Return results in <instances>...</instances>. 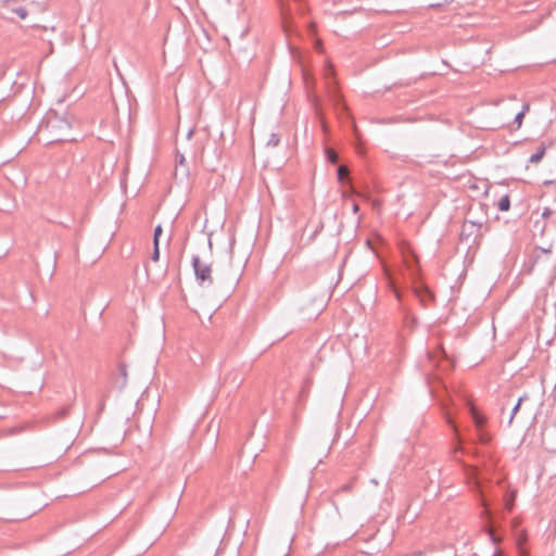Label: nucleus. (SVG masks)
Here are the masks:
<instances>
[{
  "label": "nucleus",
  "mask_w": 556,
  "mask_h": 556,
  "mask_svg": "<svg viewBox=\"0 0 556 556\" xmlns=\"http://www.w3.org/2000/svg\"><path fill=\"white\" fill-rule=\"evenodd\" d=\"M551 248H536L533 257L530 262V266L527 268L529 274L534 273L536 269L540 271L547 270L553 267L551 262Z\"/></svg>",
  "instance_id": "obj_1"
},
{
  "label": "nucleus",
  "mask_w": 556,
  "mask_h": 556,
  "mask_svg": "<svg viewBox=\"0 0 556 556\" xmlns=\"http://www.w3.org/2000/svg\"><path fill=\"white\" fill-rule=\"evenodd\" d=\"M192 267L195 278L200 285L207 283L211 286L213 283L212 268L210 264L202 262L198 255H193Z\"/></svg>",
  "instance_id": "obj_2"
},
{
  "label": "nucleus",
  "mask_w": 556,
  "mask_h": 556,
  "mask_svg": "<svg viewBox=\"0 0 556 556\" xmlns=\"http://www.w3.org/2000/svg\"><path fill=\"white\" fill-rule=\"evenodd\" d=\"M413 291L422 306H427L428 302H430L433 299V295L429 291V289L421 283L415 282Z\"/></svg>",
  "instance_id": "obj_3"
},
{
  "label": "nucleus",
  "mask_w": 556,
  "mask_h": 556,
  "mask_svg": "<svg viewBox=\"0 0 556 556\" xmlns=\"http://www.w3.org/2000/svg\"><path fill=\"white\" fill-rule=\"evenodd\" d=\"M481 227H482L481 223H475V222H468V220L465 222L462 227L460 238L468 239L471 236L477 238L480 235Z\"/></svg>",
  "instance_id": "obj_4"
},
{
  "label": "nucleus",
  "mask_w": 556,
  "mask_h": 556,
  "mask_svg": "<svg viewBox=\"0 0 556 556\" xmlns=\"http://www.w3.org/2000/svg\"><path fill=\"white\" fill-rule=\"evenodd\" d=\"M527 401H529V395H528L527 393H525L523 395H521V396L518 399L517 403H516V404H515V406L511 408L510 417H509V420H508V425H509V426L511 425V422H513V420H514V418H515L516 414L519 412V409H520L521 405H522L525 402H527Z\"/></svg>",
  "instance_id": "obj_5"
},
{
  "label": "nucleus",
  "mask_w": 556,
  "mask_h": 556,
  "mask_svg": "<svg viewBox=\"0 0 556 556\" xmlns=\"http://www.w3.org/2000/svg\"><path fill=\"white\" fill-rule=\"evenodd\" d=\"M328 93H329V98L331 100V102L333 103V105L336 108H339V106H342L343 105L341 104V94L338 92V90L336 89V87L333 86H328Z\"/></svg>",
  "instance_id": "obj_6"
},
{
  "label": "nucleus",
  "mask_w": 556,
  "mask_h": 556,
  "mask_svg": "<svg viewBox=\"0 0 556 556\" xmlns=\"http://www.w3.org/2000/svg\"><path fill=\"white\" fill-rule=\"evenodd\" d=\"M469 410H470V415L472 417V420H473L475 425L478 428L482 427L484 425V422H485L484 417L481 416L479 414V412L477 410V408L475 406H472V405L469 406Z\"/></svg>",
  "instance_id": "obj_7"
},
{
  "label": "nucleus",
  "mask_w": 556,
  "mask_h": 556,
  "mask_svg": "<svg viewBox=\"0 0 556 556\" xmlns=\"http://www.w3.org/2000/svg\"><path fill=\"white\" fill-rule=\"evenodd\" d=\"M545 154V147L544 144L542 143L535 153H533L530 159H529V162L530 163H533V164H538L544 156Z\"/></svg>",
  "instance_id": "obj_8"
},
{
  "label": "nucleus",
  "mask_w": 556,
  "mask_h": 556,
  "mask_svg": "<svg viewBox=\"0 0 556 556\" xmlns=\"http://www.w3.org/2000/svg\"><path fill=\"white\" fill-rule=\"evenodd\" d=\"M510 207V199L508 194L503 195L497 203V208L501 212H507Z\"/></svg>",
  "instance_id": "obj_9"
},
{
  "label": "nucleus",
  "mask_w": 556,
  "mask_h": 556,
  "mask_svg": "<svg viewBox=\"0 0 556 556\" xmlns=\"http://www.w3.org/2000/svg\"><path fill=\"white\" fill-rule=\"evenodd\" d=\"M417 258L414 254L405 257V264L407 268L412 271V275L415 276V269L417 267Z\"/></svg>",
  "instance_id": "obj_10"
},
{
  "label": "nucleus",
  "mask_w": 556,
  "mask_h": 556,
  "mask_svg": "<svg viewBox=\"0 0 556 556\" xmlns=\"http://www.w3.org/2000/svg\"><path fill=\"white\" fill-rule=\"evenodd\" d=\"M485 532L493 544H498L502 538L495 533V530L490 526L485 529Z\"/></svg>",
  "instance_id": "obj_11"
},
{
  "label": "nucleus",
  "mask_w": 556,
  "mask_h": 556,
  "mask_svg": "<svg viewBox=\"0 0 556 556\" xmlns=\"http://www.w3.org/2000/svg\"><path fill=\"white\" fill-rule=\"evenodd\" d=\"M337 176H338V180L340 182H344L346 179H348V176H349V169L346 166H343V165H340L338 168H337Z\"/></svg>",
  "instance_id": "obj_12"
},
{
  "label": "nucleus",
  "mask_w": 556,
  "mask_h": 556,
  "mask_svg": "<svg viewBox=\"0 0 556 556\" xmlns=\"http://www.w3.org/2000/svg\"><path fill=\"white\" fill-rule=\"evenodd\" d=\"M326 155H327V160L331 163V164H337L338 161H339V156L337 154V152L332 149H327L326 150Z\"/></svg>",
  "instance_id": "obj_13"
},
{
  "label": "nucleus",
  "mask_w": 556,
  "mask_h": 556,
  "mask_svg": "<svg viewBox=\"0 0 556 556\" xmlns=\"http://www.w3.org/2000/svg\"><path fill=\"white\" fill-rule=\"evenodd\" d=\"M279 142H280L279 136L277 134L273 132V134H270L269 139L266 142V146L275 148L279 144Z\"/></svg>",
  "instance_id": "obj_14"
},
{
  "label": "nucleus",
  "mask_w": 556,
  "mask_h": 556,
  "mask_svg": "<svg viewBox=\"0 0 556 556\" xmlns=\"http://www.w3.org/2000/svg\"><path fill=\"white\" fill-rule=\"evenodd\" d=\"M529 109V105H525L523 110L516 114L515 116V123L517 124V127L519 128L522 124V118L525 116V112Z\"/></svg>",
  "instance_id": "obj_15"
},
{
  "label": "nucleus",
  "mask_w": 556,
  "mask_h": 556,
  "mask_svg": "<svg viewBox=\"0 0 556 556\" xmlns=\"http://www.w3.org/2000/svg\"><path fill=\"white\" fill-rule=\"evenodd\" d=\"M162 233V226L161 225H157L154 229V235H153V244H159V240H160V236Z\"/></svg>",
  "instance_id": "obj_16"
},
{
  "label": "nucleus",
  "mask_w": 556,
  "mask_h": 556,
  "mask_svg": "<svg viewBox=\"0 0 556 556\" xmlns=\"http://www.w3.org/2000/svg\"><path fill=\"white\" fill-rule=\"evenodd\" d=\"M152 261L157 262L160 258V248L159 244H153V252L151 256Z\"/></svg>",
  "instance_id": "obj_17"
},
{
  "label": "nucleus",
  "mask_w": 556,
  "mask_h": 556,
  "mask_svg": "<svg viewBox=\"0 0 556 556\" xmlns=\"http://www.w3.org/2000/svg\"><path fill=\"white\" fill-rule=\"evenodd\" d=\"M14 13H15L16 15H18V16H20L21 18H23V20H24V18H26V16H27V11H26L24 8H17V9H15V10H14Z\"/></svg>",
  "instance_id": "obj_18"
},
{
  "label": "nucleus",
  "mask_w": 556,
  "mask_h": 556,
  "mask_svg": "<svg viewBox=\"0 0 556 556\" xmlns=\"http://www.w3.org/2000/svg\"><path fill=\"white\" fill-rule=\"evenodd\" d=\"M352 489V483H346L340 488L341 492H349Z\"/></svg>",
  "instance_id": "obj_19"
},
{
  "label": "nucleus",
  "mask_w": 556,
  "mask_h": 556,
  "mask_svg": "<svg viewBox=\"0 0 556 556\" xmlns=\"http://www.w3.org/2000/svg\"><path fill=\"white\" fill-rule=\"evenodd\" d=\"M119 371H121V375L126 378L127 377V371H126V366L124 364H121L119 365Z\"/></svg>",
  "instance_id": "obj_20"
},
{
  "label": "nucleus",
  "mask_w": 556,
  "mask_h": 556,
  "mask_svg": "<svg viewBox=\"0 0 556 556\" xmlns=\"http://www.w3.org/2000/svg\"><path fill=\"white\" fill-rule=\"evenodd\" d=\"M393 291L395 293V296L399 301H402V294L401 292L393 286Z\"/></svg>",
  "instance_id": "obj_21"
},
{
  "label": "nucleus",
  "mask_w": 556,
  "mask_h": 556,
  "mask_svg": "<svg viewBox=\"0 0 556 556\" xmlns=\"http://www.w3.org/2000/svg\"><path fill=\"white\" fill-rule=\"evenodd\" d=\"M552 214V210L551 208H545L542 213V217H548L549 215Z\"/></svg>",
  "instance_id": "obj_22"
},
{
  "label": "nucleus",
  "mask_w": 556,
  "mask_h": 556,
  "mask_svg": "<svg viewBox=\"0 0 556 556\" xmlns=\"http://www.w3.org/2000/svg\"><path fill=\"white\" fill-rule=\"evenodd\" d=\"M352 210L354 214H357L359 212V206L356 202H353Z\"/></svg>",
  "instance_id": "obj_23"
},
{
  "label": "nucleus",
  "mask_w": 556,
  "mask_h": 556,
  "mask_svg": "<svg viewBox=\"0 0 556 556\" xmlns=\"http://www.w3.org/2000/svg\"><path fill=\"white\" fill-rule=\"evenodd\" d=\"M177 160H178V162H179V164H180V165H184V163H185V161H186V159H185V156H184L182 154L178 155V156H177Z\"/></svg>",
  "instance_id": "obj_24"
},
{
  "label": "nucleus",
  "mask_w": 556,
  "mask_h": 556,
  "mask_svg": "<svg viewBox=\"0 0 556 556\" xmlns=\"http://www.w3.org/2000/svg\"><path fill=\"white\" fill-rule=\"evenodd\" d=\"M316 113H317L318 117L320 118V122H321V124H323V127L325 128L326 126H325V123H324V121H323L321 113H320V111H319L318 109H316Z\"/></svg>",
  "instance_id": "obj_25"
},
{
  "label": "nucleus",
  "mask_w": 556,
  "mask_h": 556,
  "mask_svg": "<svg viewBox=\"0 0 556 556\" xmlns=\"http://www.w3.org/2000/svg\"><path fill=\"white\" fill-rule=\"evenodd\" d=\"M506 507H507L508 510H511V508H513V500H510V501H508L506 503Z\"/></svg>",
  "instance_id": "obj_26"
},
{
  "label": "nucleus",
  "mask_w": 556,
  "mask_h": 556,
  "mask_svg": "<svg viewBox=\"0 0 556 556\" xmlns=\"http://www.w3.org/2000/svg\"><path fill=\"white\" fill-rule=\"evenodd\" d=\"M77 91L78 96L81 97L84 94V90H78L77 88H75L74 90H72V92H75Z\"/></svg>",
  "instance_id": "obj_27"
},
{
  "label": "nucleus",
  "mask_w": 556,
  "mask_h": 556,
  "mask_svg": "<svg viewBox=\"0 0 556 556\" xmlns=\"http://www.w3.org/2000/svg\"><path fill=\"white\" fill-rule=\"evenodd\" d=\"M448 424H451V425L453 426V428H454L455 432H457L456 427H455V425H453V422H452V420H451V419H448ZM456 437H457V439L459 440V435H458V433H456Z\"/></svg>",
  "instance_id": "obj_28"
},
{
  "label": "nucleus",
  "mask_w": 556,
  "mask_h": 556,
  "mask_svg": "<svg viewBox=\"0 0 556 556\" xmlns=\"http://www.w3.org/2000/svg\"><path fill=\"white\" fill-rule=\"evenodd\" d=\"M460 450H462V447L458 445V446H456V447L454 448V452H457V451H460Z\"/></svg>",
  "instance_id": "obj_29"
},
{
  "label": "nucleus",
  "mask_w": 556,
  "mask_h": 556,
  "mask_svg": "<svg viewBox=\"0 0 556 556\" xmlns=\"http://www.w3.org/2000/svg\"><path fill=\"white\" fill-rule=\"evenodd\" d=\"M192 134H193V131H192V130H190V131L188 132V138H190V137L192 136Z\"/></svg>",
  "instance_id": "obj_30"
},
{
  "label": "nucleus",
  "mask_w": 556,
  "mask_h": 556,
  "mask_svg": "<svg viewBox=\"0 0 556 556\" xmlns=\"http://www.w3.org/2000/svg\"><path fill=\"white\" fill-rule=\"evenodd\" d=\"M283 556H289V552H287L286 554H283Z\"/></svg>",
  "instance_id": "obj_31"
}]
</instances>
